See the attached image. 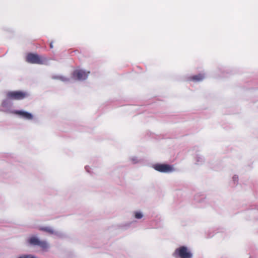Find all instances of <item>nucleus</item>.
I'll return each instance as SVG.
<instances>
[{"instance_id":"obj_1","label":"nucleus","mask_w":258,"mask_h":258,"mask_svg":"<svg viewBox=\"0 0 258 258\" xmlns=\"http://www.w3.org/2000/svg\"><path fill=\"white\" fill-rule=\"evenodd\" d=\"M26 60L30 63L41 64L44 62L46 60V58L37 54L30 53L27 55Z\"/></svg>"},{"instance_id":"obj_2","label":"nucleus","mask_w":258,"mask_h":258,"mask_svg":"<svg viewBox=\"0 0 258 258\" xmlns=\"http://www.w3.org/2000/svg\"><path fill=\"white\" fill-rule=\"evenodd\" d=\"M28 95L27 92L21 91H10L7 93V97L11 100H22Z\"/></svg>"},{"instance_id":"obj_3","label":"nucleus","mask_w":258,"mask_h":258,"mask_svg":"<svg viewBox=\"0 0 258 258\" xmlns=\"http://www.w3.org/2000/svg\"><path fill=\"white\" fill-rule=\"evenodd\" d=\"M174 255L175 257L178 256L180 258H191L192 257L191 253L184 246L177 248L175 250Z\"/></svg>"},{"instance_id":"obj_4","label":"nucleus","mask_w":258,"mask_h":258,"mask_svg":"<svg viewBox=\"0 0 258 258\" xmlns=\"http://www.w3.org/2000/svg\"><path fill=\"white\" fill-rule=\"evenodd\" d=\"M29 242L31 245L39 246L43 250H46L48 248V245L45 241L40 240L36 237H31Z\"/></svg>"},{"instance_id":"obj_5","label":"nucleus","mask_w":258,"mask_h":258,"mask_svg":"<svg viewBox=\"0 0 258 258\" xmlns=\"http://www.w3.org/2000/svg\"><path fill=\"white\" fill-rule=\"evenodd\" d=\"M154 168L158 171L165 173L171 172L174 170L171 166L165 164H155L154 166Z\"/></svg>"},{"instance_id":"obj_6","label":"nucleus","mask_w":258,"mask_h":258,"mask_svg":"<svg viewBox=\"0 0 258 258\" xmlns=\"http://www.w3.org/2000/svg\"><path fill=\"white\" fill-rule=\"evenodd\" d=\"M89 73V72H86L82 70H77L73 72V76L78 80H85L87 78Z\"/></svg>"},{"instance_id":"obj_7","label":"nucleus","mask_w":258,"mask_h":258,"mask_svg":"<svg viewBox=\"0 0 258 258\" xmlns=\"http://www.w3.org/2000/svg\"><path fill=\"white\" fill-rule=\"evenodd\" d=\"M14 113L21 116L22 117L28 119L32 120L33 118V115L28 112L21 111V110H15L14 111Z\"/></svg>"},{"instance_id":"obj_8","label":"nucleus","mask_w":258,"mask_h":258,"mask_svg":"<svg viewBox=\"0 0 258 258\" xmlns=\"http://www.w3.org/2000/svg\"><path fill=\"white\" fill-rule=\"evenodd\" d=\"M205 78V75L203 74H199L197 75L190 76L188 77L187 80L189 81H193L195 82L202 81Z\"/></svg>"},{"instance_id":"obj_9","label":"nucleus","mask_w":258,"mask_h":258,"mask_svg":"<svg viewBox=\"0 0 258 258\" xmlns=\"http://www.w3.org/2000/svg\"><path fill=\"white\" fill-rule=\"evenodd\" d=\"M143 217V215L142 214V213H140V212H136V214H135V217L137 218V219H141V218H142Z\"/></svg>"},{"instance_id":"obj_10","label":"nucleus","mask_w":258,"mask_h":258,"mask_svg":"<svg viewBox=\"0 0 258 258\" xmlns=\"http://www.w3.org/2000/svg\"><path fill=\"white\" fill-rule=\"evenodd\" d=\"M50 48H53V45H52V43L51 42L50 44Z\"/></svg>"},{"instance_id":"obj_11","label":"nucleus","mask_w":258,"mask_h":258,"mask_svg":"<svg viewBox=\"0 0 258 258\" xmlns=\"http://www.w3.org/2000/svg\"><path fill=\"white\" fill-rule=\"evenodd\" d=\"M44 230H45V231H48V230H47L46 228H45V229H44Z\"/></svg>"}]
</instances>
